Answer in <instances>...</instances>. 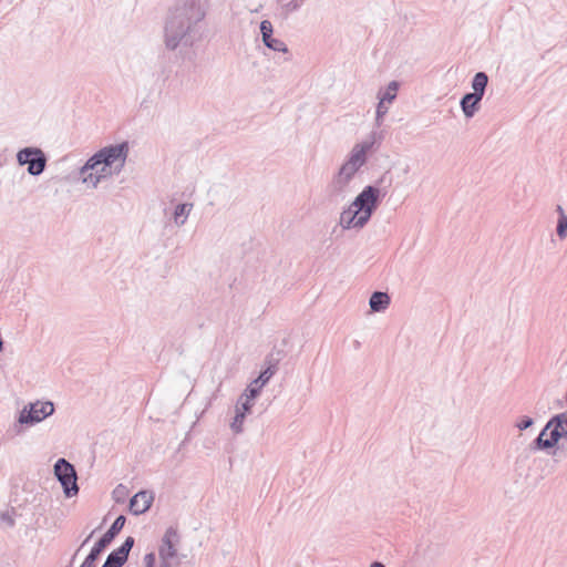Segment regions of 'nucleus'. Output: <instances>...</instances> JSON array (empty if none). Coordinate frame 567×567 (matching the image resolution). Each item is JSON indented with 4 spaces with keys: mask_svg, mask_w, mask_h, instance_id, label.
Instances as JSON below:
<instances>
[{
    "mask_svg": "<svg viewBox=\"0 0 567 567\" xmlns=\"http://www.w3.org/2000/svg\"><path fill=\"white\" fill-rule=\"evenodd\" d=\"M156 565V555L154 551L147 553L144 556V566L146 567H155Z\"/></svg>",
    "mask_w": 567,
    "mask_h": 567,
    "instance_id": "obj_34",
    "label": "nucleus"
},
{
    "mask_svg": "<svg viewBox=\"0 0 567 567\" xmlns=\"http://www.w3.org/2000/svg\"><path fill=\"white\" fill-rule=\"evenodd\" d=\"M134 538L132 536H128L125 538V540L122 543V545L116 548L121 554H123L125 557L128 558L130 551L132 550L134 546Z\"/></svg>",
    "mask_w": 567,
    "mask_h": 567,
    "instance_id": "obj_32",
    "label": "nucleus"
},
{
    "mask_svg": "<svg viewBox=\"0 0 567 567\" xmlns=\"http://www.w3.org/2000/svg\"><path fill=\"white\" fill-rule=\"evenodd\" d=\"M192 209H193L192 203H181V204L176 205V207L173 212L174 223L177 226H183L186 223Z\"/></svg>",
    "mask_w": 567,
    "mask_h": 567,
    "instance_id": "obj_20",
    "label": "nucleus"
},
{
    "mask_svg": "<svg viewBox=\"0 0 567 567\" xmlns=\"http://www.w3.org/2000/svg\"><path fill=\"white\" fill-rule=\"evenodd\" d=\"M400 83L398 81H391L384 91L378 93L379 102L391 104L398 95Z\"/></svg>",
    "mask_w": 567,
    "mask_h": 567,
    "instance_id": "obj_23",
    "label": "nucleus"
},
{
    "mask_svg": "<svg viewBox=\"0 0 567 567\" xmlns=\"http://www.w3.org/2000/svg\"><path fill=\"white\" fill-rule=\"evenodd\" d=\"M261 40L274 35V27L269 20H262L259 24Z\"/></svg>",
    "mask_w": 567,
    "mask_h": 567,
    "instance_id": "obj_31",
    "label": "nucleus"
},
{
    "mask_svg": "<svg viewBox=\"0 0 567 567\" xmlns=\"http://www.w3.org/2000/svg\"><path fill=\"white\" fill-rule=\"evenodd\" d=\"M391 302L390 296L386 292L374 291L369 299L370 309L373 312L384 311Z\"/></svg>",
    "mask_w": 567,
    "mask_h": 567,
    "instance_id": "obj_17",
    "label": "nucleus"
},
{
    "mask_svg": "<svg viewBox=\"0 0 567 567\" xmlns=\"http://www.w3.org/2000/svg\"><path fill=\"white\" fill-rule=\"evenodd\" d=\"M534 424V419H532L530 416H527V415H524L519 419V421L516 423V426L520 430V431H525L527 430L528 427H530L532 425Z\"/></svg>",
    "mask_w": 567,
    "mask_h": 567,
    "instance_id": "obj_33",
    "label": "nucleus"
},
{
    "mask_svg": "<svg viewBox=\"0 0 567 567\" xmlns=\"http://www.w3.org/2000/svg\"><path fill=\"white\" fill-rule=\"evenodd\" d=\"M370 567H385L384 564L380 563V561H373Z\"/></svg>",
    "mask_w": 567,
    "mask_h": 567,
    "instance_id": "obj_37",
    "label": "nucleus"
},
{
    "mask_svg": "<svg viewBox=\"0 0 567 567\" xmlns=\"http://www.w3.org/2000/svg\"><path fill=\"white\" fill-rule=\"evenodd\" d=\"M383 140V132L373 130L368 138L353 146L349 154V161L362 167L368 159V153L378 148Z\"/></svg>",
    "mask_w": 567,
    "mask_h": 567,
    "instance_id": "obj_8",
    "label": "nucleus"
},
{
    "mask_svg": "<svg viewBox=\"0 0 567 567\" xmlns=\"http://www.w3.org/2000/svg\"><path fill=\"white\" fill-rule=\"evenodd\" d=\"M262 43L269 50L287 54V56H285L284 61H289L291 59V55L289 54L288 47L282 40L274 38V35H271L267 39H264Z\"/></svg>",
    "mask_w": 567,
    "mask_h": 567,
    "instance_id": "obj_21",
    "label": "nucleus"
},
{
    "mask_svg": "<svg viewBox=\"0 0 567 567\" xmlns=\"http://www.w3.org/2000/svg\"><path fill=\"white\" fill-rule=\"evenodd\" d=\"M279 364V358H275L272 354H268L265 359V368L260 371L256 380L261 385H266L272 375L277 372Z\"/></svg>",
    "mask_w": 567,
    "mask_h": 567,
    "instance_id": "obj_16",
    "label": "nucleus"
},
{
    "mask_svg": "<svg viewBox=\"0 0 567 567\" xmlns=\"http://www.w3.org/2000/svg\"><path fill=\"white\" fill-rule=\"evenodd\" d=\"M179 543V534L176 527L169 526L163 538L162 545L158 548L159 560L176 558L177 557V544Z\"/></svg>",
    "mask_w": 567,
    "mask_h": 567,
    "instance_id": "obj_10",
    "label": "nucleus"
},
{
    "mask_svg": "<svg viewBox=\"0 0 567 567\" xmlns=\"http://www.w3.org/2000/svg\"><path fill=\"white\" fill-rule=\"evenodd\" d=\"M557 212L559 213V216L561 214H565V212H564V209H563V207L560 205L557 206Z\"/></svg>",
    "mask_w": 567,
    "mask_h": 567,
    "instance_id": "obj_38",
    "label": "nucleus"
},
{
    "mask_svg": "<svg viewBox=\"0 0 567 567\" xmlns=\"http://www.w3.org/2000/svg\"><path fill=\"white\" fill-rule=\"evenodd\" d=\"M252 401L254 399H248V398H245L243 396V394L240 395L237 404H236V409L237 411H239L240 413L247 415L251 412V408H252Z\"/></svg>",
    "mask_w": 567,
    "mask_h": 567,
    "instance_id": "obj_26",
    "label": "nucleus"
},
{
    "mask_svg": "<svg viewBox=\"0 0 567 567\" xmlns=\"http://www.w3.org/2000/svg\"><path fill=\"white\" fill-rule=\"evenodd\" d=\"M54 413V404L51 401L29 403L19 413L20 425L32 426L40 423Z\"/></svg>",
    "mask_w": 567,
    "mask_h": 567,
    "instance_id": "obj_7",
    "label": "nucleus"
},
{
    "mask_svg": "<svg viewBox=\"0 0 567 567\" xmlns=\"http://www.w3.org/2000/svg\"><path fill=\"white\" fill-rule=\"evenodd\" d=\"M246 415L240 413L239 411L235 410V416L233 422L230 423V429L234 433L239 434L243 432V425L245 421Z\"/></svg>",
    "mask_w": 567,
    "mask_h": 567,
    "instance_id": "obj_28",
    "label": "nucleus"
},
{
    "mask_svg": "<svg viewBox=\"0 0 567 567\" xmlns=\"http://www.w3.org/2000/svg\"><path fill=\"white\" fill-rule=\"evenodd\" d=\"M265 385H261L259 383L258 380H252L251 383L247 386V389L245 390V392L243 393V396L245 398H248V399H256L259 394H260V391L261 389L264 388Z\"/></svg>",
    "mask_w": 567,
    "mask_h": 567,
    "instance_id": "obj_25",
    "label": "nucleus"
},
{
    "mask_svg": "<svg viewBox=\"0 0 567 567\" xmlns=\"http://www.w3.org/2000/svg\"><path fill=\"white\" fill-rule=\"evenodd\" d=\"M556 233L560 239H564L567 236V215L566 214H561L558 217Z\"/></svg>",
    "mask_w": 567,
    "mask_h": 567,
    "instance_id": "obj_29",
    "label": "nucleus"
},
{
    "mask_svg": "<svg viewBox=\"0 0 567 567\" xmlns=\"http://www.w3.org/2000/svg\"><path fill=\"white\" fill-rule=\"evenodd\" d=\"M289 0H278V2L281 4V9L284 10V3H287Z\"/></svg>",
    "mask_w": 567,
    "mask_h": 567,
    "instance_id": "obj_39",
    "label": "nucleus"
},
{
    "mask_svg": "<svg viewBox=\"0 0 567 567\" xmlns=\"http://www.w3.org/2000/svg\"><path fill=\"white\" fill-rule=\"evenodd\" d=\"M53 473L61 484L65 497L71 498L79 494L78 473L73 464L61 457L55 462Z\"/></svg>",
    "mask_w": 567,
    "mask_h": 567,
    "instance_id": "obj_5",
    "label": "nucleus"
},
{
    "mask_svg": "<svg viewBox=\"0 0 567 567\" xmlns=\"http://www.w3.org/2000/svg\"><path fill=\"white\" fill-rule=\"evenodd\" d=\"M3 346H4V342H3V340L0 338V352L3 350Z\"/></svg>",
    "mask_w": 567,
    "mask_h": 567,
    "instance_id": "obj_40",
    "label": "nucleus"
},
{
    "mask_svg": "<svg viewBox=\"0 0 567 567\" xmlns=\"http://www.w3.org/2000/svg\"><path fill=\"white\" fill-rule=\"evenodd\" d=\"M128 152L127 142L104 146L85 162L79 174L84 175L89 171L96 169L100 165L110 167V173L120 174L125 165Z\"/></svg>",
    "mask_w": 567,
    "mask_h": 567,
    "instance_id": "obj_2",
    "label": "nucleus"
},
{
    "mask_svg": "<svg viewBox=\"0 0 567 567\" xmlns=\"http://www.w3.org/2000/svg\"><path fill=\"white\" fill-rule=\"evenodd\" d=\"M305 1L306 0H289L287 3H284L285 16L287 17L288 14L298 11Z\"/></svg>",
    "mask_w": 567,
    "mask_h": 567,
    "instance_id": "obj_30",
    "label": "nucleus"
},
{
    "mask_svg": "<svg viewBox=\"0 0 567 567\" xmlns=\"http://www.w3.org/2000/svg\"><path fill=\"white\" fill-rule=\"evenodd\" d=\"M386 103L384 102H379L378 105H377V110H375V122H374V126L375 128H380L382 123H383V118L384 116L386 115L389 109L388 106L385 105Z\"/></svg>",
    "mask_w": 567,
    "mask_h": 567,
    "instance_id": "obj_27",
    "label": "nucleus"
},
{
    "mask_svg": "<svg viewBox=\"0 0 567 567\" xmlns=\"http://www.w3.org/2000/svg\"><path fill=\"white\" fill-rule=\"evenodd\" d=\"M547 429H551L547 446H556L561 439H567V411L551 416Z\"/></svg>",
    "mask_w": 567,
    "mask_h": 567,
    "instance_id": "obj_9",
    "label": "nucleus"
},
{
    "mask_svg": "<svg viewBox=\"0 0 567 567\" xmlns=\"http://www.w3.org/2000/svg\"><path fill=\"white\" fill-rule=\"evenodd\" d=\"M154 501V494L151 491H140L133 497H131L128 503V509L131 514L137 516L142 515L150 509L152 503Z\"/></svg>",
    "mask_w": 567,
    "mask_h": 567,
    "instance_id": "obj_11",
    "label": "nucleus"
},
{
    "mask_svg": "<svg viewBox=\"0 0 567 567\" xmlns=\"http://www.w3.org/2000/svg\"><path fill=\"white\" fill-rule=\"evenodd\" d=\"M16 157L20 166H28L27 172L32 176L41 175L47 168L48 156L40 147H23L18 151Z\"/></svg>",
    "mask_w": 567,
    "mask_h": 567,
    "instance_id": "obj_6",
    "label": "nucleus"
},
{
    "mask_svg": "<svg viewBox=\"0 0 567 567\" xmlns=\"http://www.w3.org/2000/svg\"><path fill=\"white\" fill-rule=\"evenodd\" d=\"M206 7L202 0H181L169 12L164 27L167 50L192 48L200 41L205 31Z\"/></svg>",
    "mask_w": 567,
    "mask_h": 567,
    "instance_id": "obj_1",
    "label": "nucleus"
},
{
    "mask_svg": "<svg viewBox=\"0 0 567 567\" xmlns=\"http://www.w3.org/2000/svg\"><path fill=\"white\" fill-rule=\"evenodd\" d=\"M174 558L159 560V567H179L181 560L173 561Z\"/></svg>",
    "mask_w": 567,
    "mask_h": 567,
    "instance_id": "obj_36",
    "label": "nucleus"
},
{
    "mask_svg": "<svg viewBox=\"0 0 567 567\" xmlns=\"http://www.w3.org/2000/svg\"><path fill=\"white\" fill-rule=\"evenodd\" d=\"M392 184V177L385 172L377 182V185L365 186L351 203L352 207L359 210L369 221L381 204L382 198L388 194Z\"/></svg>",
    "mask_w": 567,
    "mask_h": 567,
    "instance_id": "obj_3",
    "label": "nucleus"
},
{
    "mask_svg": "<svg viewBox=\"0 0 567 567\" xmlns=\"http://www.w3.org/2000/svg\"><path fill=\"white\" fill-rule=\"evenodd\" d=\"M361 167L359 165H357L348 159L339 168V172L333 179V185L337 188L342 189L344 186L348 185V183L352 179V177L355 175V173Z\"/></svg>",
    "mask_w": 567,
    "mask_h": 567,
    "instance_id": "obj_13",
    "label": "nucleus"
},
{
    "mask_svg": "<svg viewBox=\"0 0 567 567\" xmlns=\"http://www.w3.org/2000/svg\"><path fill=\"white\" fill-rule=\"evenodd\" d=\"M127 557L121 554L117 549L112 550L102 567H122L127 561Z\"/></svg>",
    "mask_w": 567,
    "mask_h": 567,
    "instance_id": "obj_24",
    "label": "nucleus"
},
{
    "mask_svg": "<svg viewBox=\"0 0 567 567\" xmlns=\"http://www.w3.org/2000/svg\"><path fill=\"white\" fill-rule=\"evenodd\" d=\"M416 553L424 560L433 561L436 557H439L442 554V547L437 543L430 542L425 547H423L422 544L419 545Z\"/></svg>",
    "mask_w": 567,
    "mask_h": 567,
    "instance_id": "obj_18",
    "label": "nucleus"
},
{
    "mask_svg": "<svg viewBox=\"0 0 567 567\" xmlns=\"http://www.w3.org/2000/svg\"><path fill=\"white\" fill-rule=\"evenodd\" d=\"M339 223L342 226V228H344V229H351V228L361 229L369 221L367 220V218L363 217L362 214L359 213L358 209L352 207V204H351L348 208L342 210V213L340 215Z\"/></svg>",
    "mask_w": 567,
    "mask_h": 567,
    "instance_id": "obj_12",
    "label": "nucleus"
},
{
    "mask_svg": "<svg viewBox=\"0 0 567 567\" xmlns=\"http://www.w3.org/2000/svg\"><path fill=\"white\" fill-rule=\"evenodd\" d=\"M92 535H93V533H91L90 536L85 540H83L82 546H84L89 542V539L91 538Z\"/></svg>",
    "mask_w": 567,
    "mask_h": 567,
    "instance_id": "obj_41",
    "label": "nucleus"
},
{
    "mask_svg": "<svg viewBox=\"0 0 567 567\" xmlns=\"http://www.w3.org/2000/svg\"><path fill=\"white\" fill-rule=\"evenodd\" d=\"M126 518L124 515H120L112 523L110 528L99 538V540L91 548L89 555L85 557L82 565L85 567H95V561L99 559L101 554L107 548L113 539L121 533L125 525Z\"/></svg>",
    "mask_w": 567,
    "mask_h": 567,
    "instance_id": "obj_4",
    "label": "nucleus"
},
{
    "mask_svg": "<svg viewBox=\"0 0 567 567\" xmlns=\"http://www.w3.org/2000/svg\"><path fill=\"white\" fill-rule=\"evenodd\" d=\"M114 173H110V167H105L104 165H100L96 169L89 171L84 175H80L82 178V183L90 184L93 188H96L97 185L107 176L113 175Z\"/></svg>",
    "mask_w": 567,
    "mask_h": 567,
    "instance_id": "obj_15",
    "label": "nucleus"
},
{
    "mask_svg": "<svg viewBox=\"0 0 567 567\" xmlns=\"http://www.w3.org/2000/svg\"><path fill=\"white\" fill-rule=\"evenodd\" d=\"M0 518H1V520L3 523L7 524L8 527H13L14 526L13 515L10 512L1 513Z\"/></svg>",
    "mask_w": 567,
    "mask_h": 567,
    "instance_id": "obj_35",
    "label": "nucleus"
},
{
    "mask_svg": "<svg viewBox=\"0 0 567 567\" xmlns=\"http://www.w3.org/2000/svg\"><path fill=\"white\" fill-rule=\"evenodd\" d=\"M487 84H488V75L486 74V72L480 71V72L475 73V75L473 76V79L471 81V86L473 89L472 93L484 97Z\"/></svg>",
    "mask_w": 567,
    "mask_h": 567,
    "instance_id": "obj_19",
    "label": "nucleus"
},
{
    "mask_svg": "<svg viewBox=\"0 0 567 567\" xmlns=\"http://www.w3.org/2000/svg\"><path fill=\"white\" fill-rule=\"evenodd\" d=\"M551 429H547V424L542 429L538 436L530 443V451H546L553 449L554 446H547V442H549V434Z\"/></svg>",
    "mask_w": 567,
    "mask_h": 567,
    "instance_id": "obj_22",
    "label": "nucleus"
},
{
    "mask_svg": "<svg viewBox=\"0 0 567 567\" xmlns=\"http://www.w3.org/2000/svg\"><path fill=\"white\" fill-rule=\"evenodd\" d=\"M483 97L472 92L465 93L461 101L460 106L466 118H472L481 107Z\"/></svg>",
    "mask_w": 567,
    "mask_h": 567,
    "instance_id": "obj_14",
    "label": "nucleus"
}]
</instances>
